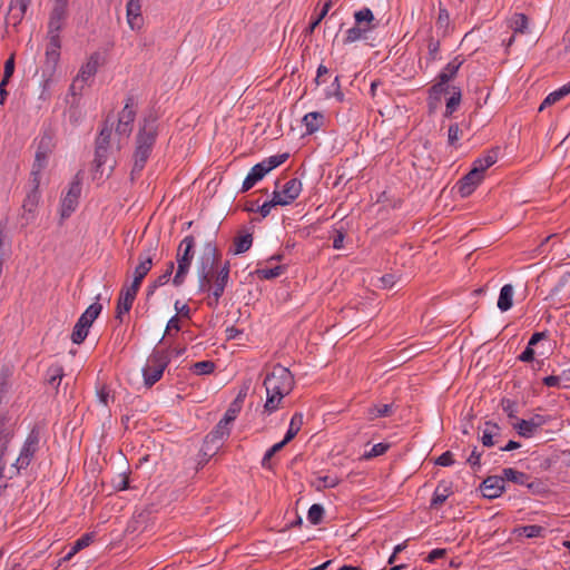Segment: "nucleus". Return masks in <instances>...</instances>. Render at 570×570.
I'll use <instances>...</instances> for the list:
<instances>
[{
  "label": "nucleus",
  "mask_w": 570,
  "mask_h": 570,
  "mask_svg": "<svg viewBox=\"0 0 570 570\" xmlns=\"http://www.w3.org/2000/svg\"><path fill=\"white\" fill-rule=\"evenodd\" d=\"M230 263L222 262V253L216 244V233L206 237L202 254L197 259L198 292L207 293L206 304L215 309L229 283Z\"/></svg>",
  "instance_id": "f257e3e1"
},
{
  "label": "nucleus",
  "mask_w": 570,
  "mask_h": 570,
  "mask_svg": "<svg viewBox=\"0 0 570 570\" xmlns=\"http://www.w3.org/2000/svg\"><path fill=\"white\" fill-rule=\"evenodd\" d=\"M158 136L155 118H145L144 125L139 128L136 136V147L134 151V165L130 173L131 180L140 175L147 160L149 159L153 148Z\"/></svg>",
  "instance_id": "f03ea898"
},
{
  "label": "nucleus",
  "mask_w": 570,
  "mask_h": 570,
  "mask_svg": "<svg viewBox=\"0 0 570 570\" xmlns=\"http://www.w3.org/2000/svg\"><path fill=\"white\" fill-rule=\"evenodd\" d=\"M170 362L168 350L155 347L147 358L146 365L142 367L144 383L151 387L157 383L164 374V371Z\"/></svg>",
  "instance_id": "7ed1b4c3"
},
{
  "label": "nucleus",
  "mask_w": 570,
  "mask_h": 570,
  "mask_svg": "<svg viewBox=\"0 0 570 570\" xmlns=\"http://www.w3.org/2000/svg\"><path fill=\"white\" fill-rule=\"evenodd\" d=\"M263 385L266 393L272 392L274 395L285 396L294 387V377L287 367L277 364L266 374Z\"/></svg>",
  "instance_id": "20e7f679"
},
{
  "label": "nucleus",
  "mask_w": 570,
  "mask_h": 570,
  "mask_svg": "<svg viewBox=\"0 0 570 570\" xmlns=\"http://www.w3.org/2000/svg\"><path fill=\"white\" fill-rule=\"evenodd\" d=\"M195 237L193 235H187L180 242L177 248V272L173 278V284L178 287L184 284L185 278L189 272L191 266V262L195 255Z\"/></svg>",
  "instance_id": "39448f33"
},
{
  "label": "nucleus",
  "mask_w": 570,
  "mask_h": 570,
  "mask_svg": "<svg viewBox=\"0 0 570 570\" xmlns=\"http://www.w3.org/2000/svg\"><path fill=\"white\" fill-rule=\"evenodd\" d=\"M287 153L274 155L253 166L242 185V191H248L261 181L269 171L281 166L288 159Z\"/></svg>",
  "instance_id": "423d86ee"
},
{
  "label": "nucleus",
  "mask_w": 570,
  "mask_h": 570,
  "mask_svg": "<svg viewBox=\"0 0 570 570\" xmlns=\"http://www.w3.org/2000/svg\"><path fill=\"white\" fill-rule=\"evenodd\" d=\"M70 0H49L50 11L48 18V30L61 31L69 17Z\"/></svg>",
  "instance_id": "0eeeda50"
},
{
  "label": "nucleus",
  "mask_w": 570,
  "mask_h": 570,
  "mask_svg": "<svg viewBox=\"0 0 570 570\" xmlns=\"http://www.w3.org/2000/svg\"><path fill=\"white\" fill-rule=\"evenodd\" d=\"M39 441H40L39 431L36 429H32L31 432L28 434V436L23 443V446L20 451V454L13 464L18 472L20 470L27 469L29 466L36 452L39 449Z\"/></svg>",
  "instance_id": "6e6552de"
},
{
  "label": "nucleus",
  "mask_w": 570,
  "mask_h": 570,
  "mask_svg": "<svg viewBox=\"0 0 570 570\" xmlns=\"http://www.w3.org/2000/svg\"><path fill=\"white\" fill-rule=\"evenodd\" d=\"M56 147V132L52 128H45L39 137L35 161L38 166H47L48 158Z\"/></svg>",
  "instance_id": "1a4fd4ad"
},
{
  "label": "nucleus",
  "mask_w": 570,
  "mask_h": 570,
  "mask_svg": "<svg viewBox=\"0 0 570 570\" xmlns=\"http://www.w3.org/2000/svg\"><path fill=\"white\" fill-rule=\"evenodd\" d=\"M81 194V183L75 179L70 183L67 194L61 199V218H68L78 207Z\"/></svg>",
  "instance_id": "9d476101"
},
{
  "label": "nucleus",
  "mask_w": 570,
  "mask_h": 570,
  "mask_svg": "<svg viewBox=\"0 0 570 570\" xmlns=\"http://www.w3.org/2000/svg\"><path fill=\"white\" fill-rule=\"evenodd\" d=\"M546 423L547 419L543 415L534 414L528 420H518L512 425L520 436L529 439Z\"/></svg>",
  "instance_id": "9b49d317"
},
{
  "label": "nucleus",
  "mask_w": 570,
  "mask_h": 570,
  "mask_svg": "<svg viewBox=\"0 0 570 570\" xmlns=\"http://www.w3.org/2000/svg\"><path fill=\"white\" fill-rule=\"evenodd\" d=\"M302 191V183L297 178H291L282 187L281 190L275 189L273 194L278 195L281 206L292 204Z\"/></svg>",
  "instance_id": "f8f14e48"
},
{
  "label": "nucleus",
  "mask_w": 570,
  "mask_h": 570,
  "mask_svg": "<svg viewBox=\"0 0 570 570\" xmlns=\"http://www.w3.org/2000/svg\"><path fill=\"white\" fill-rule=\"evenodd\" d=\"M31 3L32 0H10L7 23L11 24L17 30Z\"/></svg>",
  "instance_id": "ddd939ff"
},
{
  "label": "nucleus",
  "mask_w": 570,
  "mask_h": 570,
  "mask_svg": "<svg viewBox=\"0 0 570 570\" xmlns=\"http://www.w3.org/2000/svg\"><path fill=\"white\" fill-rule=\"evenodd\" d=\"M484 176L480 174L476 169H470L468 174H465L458 181V191L462 197H469L476 187L481 184Z\"/></svg>",
  "instance_id": "4468645a"
},
{
  "label": "nucleus",
  "mask_w": 570,
  "mask_h": 570,
  "mask_svg": "<svg viewBox=\"0 0 570 570\" xmlns=\"http://www.w3.org/2000/svg\"><path fill=\"white\" fill-rule=\"evenodd\" d=\"M504 479L502 475H490L480 485L482 495L487 499L499 498L504 492Z\"/></svg>",
  "instance_id": "2eb2a0df"
},
{
  "label": "nucleus",
  "mask_w": 570,
  "mask_h": 570,
  "mask_svg": "<svg viewBox=\"0 0 570 570\" xmlns=\"http://www.w3.org/2000/svg\"><path fill=\"white\" fill-rule=\"evenodd\" d=\"M156 250V246L150 244L148 249L141 252L138 256V265L134 272V281L138 283H142L144 278L147 276L149 271L153 267V256L151 252Z\"/></svg>",
  "instance_id": "dca6fc26"
},
{
  "label": "nucleus",
  "mask_w": 570,
  "mask_h": 570,
  "mask_svg": "<svg viewBox=\"0 0 570 570\" xmlns=\"http://www.w3.org/2000/svg\"><path fill=\"white\" fill-rule=\"evenodd\" d=\"M230 434V428L218 422L216 426L205 436L204 443L213 448V452H218L223 441Z\"/></svg>",
  "instance_id": "f3484780"
},
{
  "label": "nucleus",
  "mask_w": 570,
  "mask_h": 570,
  "mask_svg": "<svg viewBox=\"0 0 570 570\" xmlns=\"http://www.w3.org/2000/svg\"><path fill=\"white\" fill-rule=\"evenodd\" d=\"M127 22L132 30L142 28L144 19L141 16V0H128L127 6Z\"/></svg>",
  "instance_id": "a211bd4d"
},
{
  "label": "nucleus",
  "mask_w": 570,
  "mask_h": 570,
  "mask_svg": "<svg viewBox=\"0 0 570 570\" xmlns=\"http://www.w3.org/2000/svg\"><path fill=\"white\" fill-rule=\"evenodd\" d=\"M498 157L499 148H492L473 161L472 169H476L484 176L485 170L498 161Z\"/></svg>",
  "instance_id": "6ab92c4d"
},
{
  "label": "nucleus",
  "mask_w": 570,
  "mask_h": 570,
  "mask_svg": "<svg viewBox=\"0 0 570 570\" xmlns=\"http://www.w3.org/2000/svg\"><path fill=\"white\" fill-rule=\"evenodd\" d=\"M48 45L46 49V56L48 60L56 62L60 56L59 50L61 48L60 31L51 30L47 31Z\"/></svg>",
  "instance_id": "aec40b11"
},
{
  "label": "nucleus",
  "mask_w": 570,
  "mask_h": 570,
  "mask_svg": "<svg viewBox=\"0 0 570 570\" xmlns=\"http://www.w3.org/2000/svg\"><path fill=\"white\" fill-rule=\"evenodd\" d=\"M451 494H452L451 484L443 482V481L440 482L438 484V487L435 488V491L431 499L430 508L439 509Z\"/></svg>",
  "instance_id": "412c9836"
},
{
  "label": "nucleus",
  "mask_w": 570,
  "mask_h": 570,
  "mask_svg": "<svg viewBox=\"0 0 570 570\" xmlns=\"http://www.w3.org/2000/svg\"><path fill=\"white\" fill-rule=\"evenodd\" d=\"M325 117L320 111H312L303 117V125L305 126L306 134L312 135L316 132L324 124Z\"/></svg>",
  "instance_id": "4be33fe9"
},
{
  "label": "nucleus",
  "mask_w": 570,
  "mask_h": 570,
  "mask_svg": "<svg viewBox=\"0 0 570 570\" xmlns=\"http://www.w3.org/2000/svg\"><path fill=\"white\" fill-rule=\"evenodd\" d=\"M63 376V366L58 363L51 364L46 371V382L56 391H58Z\"/></svg>",
  "instance_id": "5701e85b"
},
{
  "label": "nucleus",
  "mask_w": 570,
  "mask_h": 570,
  "mask_svg": "<svg viewBox=\"0 0 570 570\" xmlns=\"http://www.w3.org/2000/svg\"><path fill=\"white\" fill-rule=\"evenodd\" d=\"M99 66V56L98 53H94L90 56L88 61L81 67L78 78L85 83L88 79L94 77L98 70Z\"/></svg>",
  "instance_id": "b1692460"
},
{
  "label": "nucleus",
  "mask_w": 570,
  "mask_h": 570,
  "mask_svg": "<svg viewBox=\"0 0 570 570\" xmlns=\"http://www.w3.org/2000/svg\"><path fill=\"white\" fill-rule=\"evenodd\" d=\"M502 478L504 479V482L509 481L515 484L527 485L529 488L531 487V483H529L530 476L527 473L512 468H504L502 470Z\"/></svg>",
  "instance_id": "393cba45"
},
{
  "label": "nucleus",
  "mask_w": 570,
  "mask_h": 570,
  "mask_svg": "<svg viewBox=\"0 0 570 570\" xmlns=\"http://www.w3.org/2000/svg\"><path fill=\"white\" fill-rule=\"evenodd\" d=\"M462 63L463 59H461L460 56H456L443 68V70L439 73L438 79L442 80V82L449 83V81L456 76Z\"/></svg>",
  "instance_id": "a878e982"
},
{
  "label": "nucleus",
  "mask_w": 570,
  "mask_h": 570,
  "mask_svg": "<svg viewBox=\"0 0 570 570\" xmlns=\"http://www.w3.org/2000/svg\"><path fill=\"white\" fill-rule=\"evenodd\" d=\"M354 20H355V24H358L364 28H370V31H372L375 28V23H374L375 17H374L372 10L367 7L355 11Z\"/></svg>",
  "instance_id": "bb28decb"
},
{
  "label": "nucleus",
  "mask_w": 570,
  "mask_h": 570,
  "mask_svg": "<svg viewBox=\"0 0 570 570\" xmlns=\"http://www.w3.org/2000/svg\"><path fill=\"white\" fill-rule=\"evenodd\" d=\"M513 292V286L511 284H505L504 286H502L498 298V308L501 312H507L512 307Z\"/></svg>",
  "instance_id": "cd10ccee"
},
{
  "label": "nucleus",
  "mask_w": 570,
  "mask_h": 570,
  "mask_svg": "<svg viewBox=\"0 0 570 570\" xmlns=\"http://www.w3.org/2000/svg\"><path fill=\"white\" fill-rule=\"evenodd\" d=\"M500 435V426L493 422H485L484 430L482 431L481 442L484 446H492L495 444L494 438Z\"/></svg>",
  "instance_id": "c85d7f7f"
},
{
  "label": "nucleus",
  "mask_w": 570,
  "mask_h": 570,
  "mask_svg": "<svg viewBox=\"0 0 570 570\" xmlns=\"http://www.w3.org/2000/svg\"><path fill=\"white\" fill-rule=\"evenodd\" d=\"M135 297L129 293L120 291L119 298L116 307V318L122 321V315L129 313L131 309Z\"/></svg>",
  "instance_id": "c756f323"
},
{
  "label": "nucleus",
  "mask_w": 570,
  "mask_h": 570,
  "mask_svg": "<svg viewBox=\"0 0 570 570\" xmlns=\"http://www.w3.org/2000/svg\"><path fill=\"white\" fill-rule=\"evenodd\" d=\"M569 94H570V83L568 82V83L563 85L562 87H560L559 89L550 92L546 97V99L542 101V104L540 105L539 110L542 111L546 107L556 104L557 101L561 100Z\"/></svg>",
  "instance_id": "7c9ffc66"
},
{
  "label": "nucleus",
  "mask_w": 570,
  "mask_h": 570,
  "mask_svg": "<svg viewBox=\"0 0 570 570\" xmlns=\"http://www.w3.org/2000/svg\"><path fill=\"white\" fill-rule=\"evenodd\" d=\"M368 32L370 28H364L358 24H354L352 28L346 30L343 43L348 45L362 39H367Z\"/></svg>",
  "instance_id": "2f4dec72"
},
{
  "label": "nucleus",
  "mask_w": 570,
  "mask_h": 570,
  "mask_svg": "<svg viewBox=\"0 0 570 570\" xmlns=\"http://www.w3.org/2000/svg\"><path fill=\"white\" fill-rule=\"evenodd\" d=\"M394 413V403L374 404L367 410L368 419L386 417Z\"/></svg>",
  "instance_id": "473e14b6"
},
{
  "label": "nucleus",
  "mask_w": 570,
  "mask_h": 570,
  "mask_svg": "<svg viewBox=\"0 0 570 570\" xmlns=\"http://www.w3.org/2000/svg\"><path fill=\"white\" fill-rule=\"evenodd\" d=\"M13 436V428L10 419L1 414L0 415V444L8 445Z\"/></svg>",
  "instance_id": "72a5a7b5"
},
{
  "label": "nucleus",
  "mask_w": 570,
  "mask_h": 570,
  "mask_svg": "<svg viewBox=\"0 0 570 570\" xmlns=\"http://www.w3.org/2000/svg\"><path fill=\"white\" fill-rule=\"evenodd\" d=\"M304 423V416L302 413L296 412L291 419L289 426L287 429V432L284 436V441L286 443L291 442L299 432L302 425Z\"/></svg>",
  "instance_id": "f704fd0d"
},
{
  "label": "nucleus",
  "mask_w": 570,
  "mask_h": 570,
  "mask_svg": "<svg viewBox=\"0 0 570 570\" xmlns=\"http://www.w3.org/2000/svg\"><path fill=\"white\" fill-rule=\"evenodd\" d=\"M40 197L41 196L39 190H29L27 193L22 204L23 216H26L27 214L32 215L36 212L39 205Z\"/></svg>",
  "instance_id": "c9c22d12"
},
{
  "label": "nucleus",
  "mask_w": 570,
  "mask_h": 570,
  "mask_svg": "<svg viewBox=\"0 0 570 570\" xmlns=\"http://www.w3.org/2000/svg\"><path fill=\"white\" fill-rule=\"evenodd\" d=\"M102 311V305L99 303H92L87 309L80 315L78 321L82 322L87 326H91L95 320L99 316Z\"/></svg>",
  "instance_id": "e433bc0d"
},
{
  "label": "nucleus",
  "mask_w": 570,
  "mask_h": 570,
  "mask_svg": "<svg viewBox=\"0 0 570 570\" xmlns=\"http://www.w3.org/2000/svg\"><path fill=\"white\" fill-rule=\"evenodd\" d=\"M136 118V109H135V99L132 96H129L126 99V104L122 110L119 112V120L126 121L127 124H132Z\"/></svg>",
  "instance_id": "4c0bfd02"
},
{
  "label": "nucleus",
  "mask_w": 570,
  "mask_h": 570,
  "mask_svg": "<svg viewBox=\"0 0 570 570\" xmlns=\"http://www.w3.org/2000/svg\"><path fill=\"white\" fill-rule=\"evenodd\" d=\"M515 531L518 532L519 535L525 537L528 539H533L544 537L546 528L538 524H529L520 527Z\"/></svg>",
  "instance_id": "58836bf2"
},
{
  "label": "nucleus",
  "mask_w": 570,
  "mask_h": 570,
  "mask_svg": "<svg viewBox=\"0 0 570 570\" xmlns=\"http://www.w3.org/2000/svg\"><path fill=\"white\" fill-rule=\"evenodd\" d=\"M528 17L524 13H514L510 27L514 33H525L528 30Z\"/></svg>",
  "instance_id": "ea45409f"
},
{
  "label": "nucleus",
  "mask_w": 570,
  "mask_h": 570,
  "mask_svg": "<svg viewBox=\"0 0 570 570\" xmlns=\"http://www.w3.org/2000/svg\"><path fill=\"white\" fill-rule=\"evenodd\" d=\"M252 244H253L252 234L239 235L234 240V253L243 254L252 247Z\"/></svg>",
  "instance_id": "a19ab883"
},
{
  "label": "nucleus",
  "mask_w": 570,
  "mask_h": 570,
  "mask_svg": "<svg viewBox=\"0 0 570 570\" xmlns=\"http://www.w3.org/2000/svg\"><path fill=\"white\" fill-rule=\"evenodd\" d=\"M340 479L336 475H323L317 476L316 480L313 482V485L316 488V490L321 491L323 489H331L338 485Z\"/></svg>",
  "instance_id": "79ce46f5"
},
{
  "label": "nucleus",
  "mask_w": 570,
  "mask_h": 570,
  "mask_svg": "<svg viewBox=\"0 0 570 570\" xmlns=\"http://www.w3.org/2000/svg\"><path fill=\"white\" fill-rule=\"evenodd\" d=\"M461 102V90L458 87H452V96L446 101L445 117H450L459 107Z\"/></svg>",
  "instance_id": "37998d69"
},
{
  "label": "nucleus",
  "mask_w": 570,
  "mask_h": 570,
  "mask_svg": "<svg viewBox=\"0 0 570 570\" xmlns=\"http://www.w3.org/2000/svg\"><path fill=\"white\" fill-rule=\"evenodd\" d=\"M89 328L90 327L83 324L82 322L77 321L71 333L72 343L81 344L86 340Z\"/></svg>",
  "instance_id": "c03bdc74"
},
{
  "label": "nucleus",
  "mask_w": 570,
  "mask_h": 570,
  "mask_svg": "<svg viewBox=\"0 0 570 570\" xmlns=\"http://www.w3.org/2000/svg\"><path fill=\"white\" fill-rule=\"evenodd\" d=\"M285 272V266L278 265L273 268H257L255 274L261 279H273L281 276Z\"/></svg>",
  "instance_id": "a18cd8bd"
},
{
  "label": "nucleus",
  "mask_w": 570,
  "mask_h": 570,
  "mask_svg": "<svg viewBox=\"0 0 570 570\" xmlns=\"http://www.w3.org/2000/svg\"><path fill=\"white\" fill-rule=\"evenodd\" d=\"M286 444H287V443H286L284 440H282L281 442H278V443L274 444L272 448H269V449L265 452V454H264V456H263V459H262V462H261L262 466H263L264 469L271 470V469H272V463H271L272 458H273L277 452H279V451H281V450H282Z\"/></svg>",
  "instance_id": "49530a36"
},
{
  "label": "nucleus",
  "mask_w": 570,
  "mask_h": 570,
  "mask_svg": "<svg viewBox=\"0 0 570 570\" xmlns=\"http://www.w3.org/2000/svg\"><path fill=\"white\" fill-rule=\"evenodd\" d=\"M215 363L213 361H200L191 365L190 370L196 375H208L215 371Z\"/></svg>",
  "instance_id": "de8ad7c7"
},
{
  "label": "nucleus",
  "mask_w": 570,
  "mask_h": 570,
  "mask_svg": "<svg viewBox=\"0 0 570 570\" xmlns=\"http://www.w3.org/2000/svg\"><path fill=\"white\" fill-rule=\"evenodd\" d=\"M45 168L46 166H38L37 161H33L29 179L30 190H39L41 173Z\"/></svg>",
  "instance_id": "09e8293b"
},
{
  "label": "nucleus",
  "mask_w": 570,
  "mask_h": 570,
  "mask_svg": "<svg viewBox=\"0 0 570 570\" xmlns=\"http://www.w3.org/2000/svg\"><path fill=\"white\" fill-rule=\"evenodd\" d=\"M112 134V125H108L107 122L102 126L97 139L96 146L109 147L110 138Z\"/></svg>",
  "instance_id": "8fccbe9b"
},
{
  "label": "nucleus",
  "mask_w": 570,
  "mask_h": 570,
  "mask_svg": "<svg viewBox=\"0 0 570 570\" xmlns=\"http://www.w3.org/2000/svg\"><path fill=\"white\" fill-rule=\"evenodd\" d=\"M216 453L217 452H213V448L210 445L203 443L197 459V470L204 468Z\"/></svg>",
  "instance_id": "3c124183"
},
{
  "label": "nucleus",
  "mask_w": 570,
  "mask_h": 570,
  "mask_svg": "<svg viewBox=\"0 0 570 570\" xmlns=\"http://www.w3.org/2000/svg\"><path fill=\"white\" fill-rule=\"evenodd\" d=\"M108 151L109 147L96 146L94 159L96 171H99L100 168L106 164L108 158Z\"/></svg>",
  "instance_id": "603ef678"
},
{
  "label": "nucleus",
  "mask_w": 570,
  "mask_h": 570,
  "mask_svg": "<svg viewBox=\"0 0 570 570\" xmlns=\"http://www.w3.org/2000/svg\"><path fill=\"white\" fill-rule=\"evenodd\" d=\"M266 395H267V397H266V402L264 405V412L271 414L278 409L284 396H279L276 394L274 395V393H272V392L266 393Z\"/></svg>",
  "instance_id": "864d4df0"
},
{
  "label": "nucleus",
  "mask_w": 570,
  "mask_h": 570,
  "mask_svg": "<svg viewBox=\"0 0 570 570\" xmlns=\"http://www.w3.org/2000/svg\"><path fill=\"white\" fill-rule=\"evenodd\" d=\"M324 517V508L321 505V504H313L309 509H308V513H307V520L316 525L318 524L322 519Z\"/></svg>",
  "instance_id": "5fc2aeb1"
},
{
  "label": "nucleus",
  "mask_w": 570,
  "mask_h": 570,
  "mask_svg": "<svg viewBox=\"0 0 570 570\" xmlns=\"http://www.w3.org/2000/svg\"><path fill=\"white\" fill-rule=\"evenodd\" d=\"M450 26V16L446 9H440L439 16L435 22L436 30L442 31L443 35L446 33V30Z\"/></svg>",
  "instance_id": "6e6d98bb"
},
{
  "label": "nucleus",
  "mask_w": 570,
  "mask_h": 570,
  "mask_svg": "<svg viewBox=\"0 0 570 570\" xmlns=\"http://www.w3.org/2000/svg\"><path fill=\"white\" fill-rule=\"evenodd\" d=\"M275 206H281V202L278 199L277 194H273V197L271 200L265 202L261 207H258V212L262 215V217H267L271 213V209Z\"/></svg>",
  "instance_id": "4d7b16f0"
},
{
  "label": "nucleus",
  "mask_w": 570,
  "mask_h": 570,
  "mask_svg": "<svg viewBox=\"0 0 570 570\" xmlns=\"http://www.w3.org/2000/svg\"><path fill=\"white\" fill-rule=\"evenodd\" d=\"M94 541V534L92 533H85L79 539H77L72 547L73 552H79L80 550L87 548L91 542Z\"/></svg>",
  "instance_id": "13d9d810"
},
{
  "label": "nucleus",
  "mask_w": 570,
  "mask_h": 570,
  "mask_svg": "<svg viewBox=\"0 0 570 570\" xmlns=\"http://www.w3.org/2000/svg\"><path fill=\"white\" fill-rule=\"evenodd\" d=\"M461 136H462V131L459 128V125L458 124L450 125L449 130H448V141H449V145L455 147L456 142L459 141Z\"/></svg>",
  "instance_id": "bf43d9fd"
},
{
  "label": "nucleus",
  "mask_w": 570,
  "mask_h": 570,
  "mask_svg": "<svg viewBox=\"0 0 570 570\" xmlns=\"http://www.w3.org/2000/svg\"><path fill=\"white\" fill-rule=\"evenodd\" d=\"M389 448H390V445L386 444V443L374 444L372 446L371 451L366 452L364 454V459L368 460V459H372V458H376V456L383 455L389 450Z\"/></svg>",
  "instance_id": "052dcab7"
},
{
  "label": "nucleus",
  "mask_w": 570,
  "mask_h": 570,
  "mask_svg": "<svg viewBox=\"0 0 570 570\" xmlns=\"http://www.w3.org/2000/svg\"><path fill=\"white\" fill-rule=\"evenodd\" d=\"M428 51L430 60H436L439 58L440 41L431 37L428 41Z\"/></svg>",
  "instance_id": "680f3d73"
},
{
  "label": "nucleus",
  "mask_w": 570,
  "mask_h": 570,
  "mask_svg": "<svg viewBox=\"0 0 570 570\" xmlns=\"http://www.w3.org/2000/svg\"><path fill=\"white\" fill-rule=\"evenodd\" d=\"M14 55L12 53L4 62L3 78L2 80L9 81L14 72Z\"/></svg>",
  "instance_id": "e2e57ef3"
},
{
  "label": "nucleus",
  "mask_w": 570,
  "mask_h": 570,
  "mask_svg": "<svg viewBox=\"0 0 570 570\" xmlns=\"http://www.w3.org/2000/svg\"><path fill=\"white\" fill-rule=\"evenodd\" d=\"M97 396L99 402L105 406L109 404L110 400H114V396L110 394L109 387L106 385H102L100 389L97 390Z\"/></svg>",
  "instance_id": "0e129e2a"
},
{
  "label": "nucleus",
  "mask_w": 570,
  "mask_h": 570,
  "mask_svg": "<svg viewBox=\"0 0 570 570\" xmlns=\"http://www.w3.org/2000/svg\"><path fill=\"white\" fill-rule=\"evenodd\" d=\"M454 463L453 454L450 451L442 453L436 460L435 464L441 466H450Z\"/></svg>",
  "instance_id": "69168bd1"
},
{
  "label": "nucleus",
  "mask_w": 570,
  "mask_h": 570,
  "mask_svg": "<svg viewBox=\"0 0 570 570\" xmlns=\"http://www.w3.org/2000/svg\"><path fill=\"white\" fill-rule=\"evenodd\" d=\"M238 411L235 409H228L224 416L219 420L220 423L230 428V424L236 420Z\"/></svg>",
  "instance_id": "338daca9"
},
{
  "label": "nucleus",
  "mask_w": 570,
  "mask_h": 570,
  "mask_svg": "<svg viewBox=\"0 0 570 570\" xmlns=\"http://www.w3.org/2000/svg\"><path fill=\"white\" fill-rule=\"evenodd\" d=\"M114 488L117 491H124L129 488V480L126 474H119L117 479L114 481Z\"/></svg>",
  "instance_id": "774afa93"
}]
</instances>
